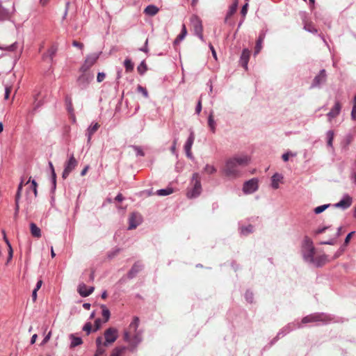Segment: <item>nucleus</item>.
Returning a JSON list of instances; mask_svg holds the SVG:
<instances>
[{
	"instance_id": "9",
	"label": "nucleus",
	"mask_w": 356,
	"mask_h": 356,
	"mask_svg": "<svg viewBox=\"0 0 356 356\" xmlns=\"http://www.w3.org/2000/svg\"><path fill=\"white\" fill-rule=\"evenodd\" d=\"M93 79V73H82L77 78L76 83L81 90H86Z\"/></svg>"
},
{
	"instance_id": "45",
	"label": "nucleus",
	"mask_w": 356,
	"mask_h": 356,
	"mask_svg": "<svg viewBox=\"0 0 356 356\" xmlns=\"http://www.w3.org/2000/svg\"><path fill=\"white\" fill-rule=\"evenodd\" d=\"M51 181L52 184L51 186V192H54L56 188V172H52L51 174Z\"/></svg>"
},
{
	"instance_id": "23",
	"label": "nucleus",
	"mask_w": 356,
	"mask_h": 356,
	"mask_svg": "<svg viewBox=\"0 0 356 356\" xmlns=\"http://www.w3.org/2000/svg\"><path fill=\"white\" fill-rule=\"evenodd\" d=\"M266 31H264V30H262L259 33L258 39L257 40V42H256L255 48H254V55L259 54V51H261V49L262 48V43L266 37Z\"/></svg>"
},
{
	"instance_id": "18",
	"label": "nucleus",
	"mask_w": 356,
	"mask_h": 356,
	"mask_svg": "<svg viewBox=\"0 0 356 356\" xmlns=\"http://www.w3.org/2000/svg\"><path fill=\"white\" fill-rule=\"evenodd\" d=\"M94 290L95 287H87L84 283L79 284L77 289V291L79 295L83 298L89 296L94 291Z\"/></svg>"
},
{
	"instance_id": "21",
	"label": "nucleus",
	"mask_w": 356,
	"mask_h": 356,
	"mask_svg": "<svg viewBox=\"0 0 356 356\" xmlns=\"http://www.w3.org/2000/svg\"><path fill=\"white\" fill-rule=\"evenodd\" d=\"M95 343L97 346V350L95 353L94 356H102L104 355L106 352V349L104 343H103V338L102 337H98L95 340Z\"/></svg>"
},
{
	"instance_id": "19",
	"label": "nucleus",
	"mask_w": 356,
	"mask_h": 356,
	"mask_svg": "<svg viewBox=\"0 0 356 356\" xmlns=\"http://www.w3.org/2000/svg\"><path fill=\"white\" fill-rule=\"evenodd\" d=\"M341 110V105L339 101H336L334 106L332 108L330 111L327 114L328 120L330 122L337 115H339Z\"/></svg>"
},
{
	"instance_id": "55",
	"label": "nucleus",
	"mask_w": 356,
	"mask_h": 356,
	"mask_svg": "<svg viewBox=\"0 0 356 356\" xmlns=\"http://www.w3.org/2000/svg\"><path fill=\"white\" fill-rule=\"evenodd\" d=\"M106 77V74L104 72H98L97 76V81L98 83H101L104 81Z\"/></svg>"
},
{
	"instance_id": "12",
	"label": "nucleus",
	"mask_w": 356,
	"mask_h": 356,
	"mask_svg": "<svg viewBox=\"0 0 356 356\" xmlns=\"http://www.w3.org/2000/svg\"><path fill=\"white\" fill-rule=\"evenodd\" d=\"M258 179L252 178L243 184V191L245 194H251L258 189Z\"/></svg>"
},
{
	"instance_id": "43",
	"label": "nucleus",
	"mask_w": 356,
	"mask_h": 356,
	"mask_svg": "<svg viewBox=\"0 0 356 356\" xmlns=\"http://www.w3.org/2000/svg\"><path fill=\"white\" fill-rule=\"evenodd\" d=\"M330 207V204H323L316 207L314 210L316 214H319L325 211L328 207Z\"/></svg>"
},
{
	"instance_id": "48",
	"label": "nucleus",
	"mask_w": 356,
	"mask_h": 356,
	"mask_svg": "<svg viewBox=\"0 0 356 356\" xmlns=\"http://www.w3.org/2000/svg\"><path fill=\"white\" fill-rule=\"evenodd\" d=\"M133 149L135 150L136 156H143L145 155L144 152L143 151L140 147L134 145Z\"/></svg>"
},
{
	"instance_id": "53",
	"label": "nucleus",
	"mask_w": 356,
	"mask_h": 356,
	"mask_svg": "<svg viewBox=\"0 0 356 356\" xmlns=\"http://www.w3.org/2000/svg\"><path fill=\"white\" fill-rule=\"evenodd\" d=\"M328 228H329V227H327V226H325L321 228H318V229H316L315 231H314V235L321 234L325 232Z\"/></svg>"
},
{
	"instance_id": "32",
	"label": "nucleus",
	"mask_w": 356,
	"mask_h": 356,
	"mask_svg": "<svg viewBox=\"0 0 356 356\" xmlns=\"http://www.w3.org/2000/svg\"><path fill=\"white\" fill-rule=\"evenodd\" d=\"M187 34V30L185 24H182V29L181 33L177 35V37L174 40V44H178L181 41H182Z\"/></svg>"
},
{
	"instance_id": "5",
	"label": "nucleus",
	"mask_w": 356,
	"mask_h": 356,
	"mask_svg": "<svg viewBox=\"0 0 356 356\" xmlns=\"http://www.w3.org/2000/svg\"><path fill=\"white\" fill-rule=\"evenodd\" d=\"M332 321L330 315L325 313H314L305 316L300 323L307 324L309 323H327Z\"/></svg>"
},
{
	"instance_id": "64",
	"label": "nucleus",
	"mask_w": 356,
	"mask_h": 356,
	"mask_svg": "<svg viewBox=\"0 0 356 356\" xmlns=\"http://www.w3.org/2000/svg\"><path fill=\"white\" fill-rule=\"evenodd\" d=\"M72 45L74 47L79 48L80 49H82L83 48V44L81 43V42H78L76 40H74L72 42Z\"/></svg>"
},
{
	"instance_id": "16",
	"label": "nucleus",
	"mask_w": 356,
	"mask_h": 356,
	"mask_svg": "<svg viewBox=\"0 0 356 356\" xmlns=\"http://www.w3.org/2000/svg\"><path fill=\"white\" fill-rule=\"evenodd\" d=\"M141 216L138 213H133L129 218L128 229H134L136 228L141 223Z\"/></svg>"
},
{
	"instance_id": "14",
	"label": "nucleus",
	"mask_w": 356,
	"mask_h": 356,
	"mask_svg": "<svg viewBox=\"0 0 356 356\" xmlns=\"http://www.w3.org/2000/svg\"><path fill=\"white\" fill-rule=\"evenodd\" d=\"M14 3H11L10 8L3 6L2 2L0 1V21L8 19L11 14L14 12Z\"/></svg>"
},
{
	"instance_id": "15",
	"label": "nucleus",
	"mask_w": 356,
	"mask_h": 356,
	"mask_svg": "<svg viewBox=\"0 0 356 356\" xmlns=\"http://www.w3.org/2000/svg\"><path fill=\"white\" fill-rule=\"evenodd\" d=\"M131 342V346L127 347L131 352H134L138 345L142 341V334L140 331L136 330V332H133Z\"/></svg>"
},
{
	"instance_id": "29",
	"label": "nucleus",
	"mask_w": 356,
	"mask_h": 356,
	"mask_svg": "<svg viewBox=\"0 0 356 356\" xmlns=\"http://www.w3.org/2000/svg\"><path fill=\"white\" fill-rule=\"evenodd\" d=\"M30 230L31 235L35 238L41 237V229L34 222L30 223Z\"/></svg>"
},
{
	"instance_id": "11",
	"label": "nucleus",
	"mask_w": 356,
	"mask_h": 356,
	"mask_svg": "<svg viewBox=\"0 0 356 356\" xmlns=\"http://www.w3.org/2000/svg\"><path fill=\"white\" fill-rule=\"evenodd\" d=\"M327 80V73L325 70L323 69L320 70L319 73L314 76L311 86L310 88H319L321 87V86L326 82Z\"/></svg>"
},
{
	"instance_id": "25",
	"label": "nucleus",
	"mask_w": 356,
	"mask_h": 356,
	"mask_svg": "<svg viewBox=\"0 0 356 356\" xmlns=\"http://www.w3.org/2000/svg\"><path fill=\"white\" fill-rule=\"evenodd\" d=\"M99 124L97 122L92 123L86 131V136L88 138V143H89L92 138V135L98 130Z\"/></svg>"
},
{
	"instance_id": "38",
	"label": "nucleus",
	"mask_w": 356,
	"mask_h": 356,
	"mask_svg": "<svg viewBox=\"0 0 356 356\" xmlns=\"http://www.w3.org/2000/svg\"><path fill=\"white\" fill-rule=\"evenodd\" d=\"M124 66L127 72H130L133 71L134 65L131 60L129 58H127L124 61Z\"/></svg>"
},
{
	"instance_id": "42",
	"label": "nucleus",
	"mask_w": 356,
	"mask_h": 356,
	"mask_svg": "<svg viewBox=\"0 0 356 356\" xmlns=\"http://www.w3.org/2000/svg\"><path fill=\"white\" fill-rule=\"evenodd\" d=\"M204 172L209 174L212 175L216 172L217 169L213 166L209 164H207L204 168Z\"/></svg>"
},
{
	"instance_id": "22",
	"label": "nucleus",
	"mask_w": 356,
	"mask_h": 356,
	"mask_svg": "<svg viewBox=\"0 0 356 356\" xmlns=\"http://www.w3.org/2000/svg\"><path fill=\"white\" fill-rule=\"evenodd\" d=\"M250 52L248 49H244L240 57V64L245 70H248V61L250 59Z\"/></svg>"
},
{
	"instance_id": "60",
	"label": "nucleus",
	"mask_w": 356,
	"mask_h": 356,
	"mask_svg": "<svg viewBox=\"0 0 356 356\" xmlns=\"http://www.w3.org/2000/svg\"><path fill=\"white\" fill-rule=\"evenodd\" d=\"M342 252H343V250L341 249H339L334 254V256L332 257L331 259H329V261H332V260H334L336 259L337 258L339 257L341 254H342Z\"/></svg>"
},
{
	"instance_id": "44",
	"label": "nucleus",
	"mask_w": 356,
	"mask_h": 356,
	"mask_svg": "<svg viewBox=\"0 0 356 356\" xmlns=\"http://www.w3.org/2000/svg\"><path fill=\"white\" fill-rule=\"evenodd\" d=\"M245 300L249 303L253 302L254 296L252 291L247 290L245 293Z\"/></svg>"
},
{
	"instance_id": "34",
	"label": "nucleus",
	"mask_w": 356,
	"mask_h": 356,
	"mask_svg": "<svg viewBox=\"0 0 356 356\" xmlns=\"http://www.w3.org/2000/svg\"><path fill=\"white\" fill-rule=\"evenodd\" d=\"M38 96H39V93L36 94L34 96V100H35L34 106H33V110L30 111V113L31 115H34V113L37 111V110L40 107H41L44 104V102L42 100H38Z\"/></svg>"
},
{
	"instance_id": "57",
	"label": "nucleus",
	"mask_w": 356,
	"mask_h": 356,
	"mask_svg": "<svg viewBox=\"0 0 356 356\" xmlns=\"http://www.w3.org/2000/svg\"><path fill=\"white\" fill-rule=\"evenodd\" d=\"M291 155V156H296V154H291V152H286L284 154H283L282 155V159H283L284 161L286 162L289 161V156Z\"/></svg>"
},
{
	"instance_id": "59",
	"label": "nucleus",
	"mask_w": 356,
	"mask_h": 356,
	"mask_svg": "<svg viewBox=\"0 0 356 356\" xmlns=\"http://www.w3.org/2000/svg\"><path fill=\"white\" fill-rule=\"evenodd\" d=\"M201 111H202V100H201V99H200L198 100L197 104L196 107H195V113L197 114H200Z\"/></svg>"
},
{
	"instance_id": "46",
	"label": "nucleus",
	"mask_w": 356,
	"mask_h": 356,
	"mask_svg": "<svg viewBox=\"0 0 356 356\" xmlns=\"http://www.w3.org/2000/svg\"><path fill=\"white\" fill-rule=\"evenodd\" d=\"M121 251V249L119 248H114L113 250H112L111 251L108 252V257L109 259H113V257H115L116 255H118L119 254V252Z\"/></svg>"
},
{
	"instance_id": "56",
	"label": "nucleus",
	"mask_w": 356,
	"mask_h": 356,
	"mask_svg": "<svg viewBox=\"0 0 356 356\" xmlns=\"http://www.w3.org/2000/svg\"><path fill=\"white\" fill-rule=\"evenodd\" d=\"M65 101H66L67 110L70 113H71L73 111L72 99H71V98L67 97V98H66Z\"/></svg>"
},
{
	"instance_id": "54",
	"label": "nucleus",
	"mask_w": 356,
	"mask_h": 356,
	"mask_svg": "<svg viewBox=\"0 0 356 356\" xmlns=\"http://www.w3.org/2000/svg\"><path fill=\"white\" fill-rule=\"evenodd\" d=\"M51 336V332L49 331L48 332V334L44 337L43 340L42 341V342L40 343V346H44V344H46L50 339Z\"/></svg>"
},
{
	"instance_id": "2",
	"label": "nucleus",
	"mask_w": 356,
	"mask_h": 356,
	"mask_svg": "<svg viewBox=\"0 0 356 356\" xmlns=\"http://www.w3.org/2000/svg\"><path fill=\"white\" fill-rule=\"evenodd\" d=\"M250 161L248 156H235L228 159L225 161L223 172L225 176L231 178H236L241 175V168L247 165Z\"/></svg>"
},
{
	"instance_id": "62",
	"label": "nucleus",
	"mask_w": 356,
	"mask_h": 356,
	"mask_svg": "<svg viewBox=\"0 0 356 356\" xmlns=\"http://www.w3.org/2000/svg\"><path fill=\"white\" fill-rule=\"evenodd\" d=\"M31 187L33 189L35 196L37 195V182L35 180L31 181Z\"/></svg>"
},
{
	"instance_id": "20",
	"label": "nucleus",
	"mask_w": 356,
	"mask_h": 356,
	"mask_svg": "<svg viewBox=\"0 0 356 356\" xmlns=\"http://www.w3.org/2000/svg\"><path fill=\"white\" fill-rule=\"evenodd\" d=\"M143 264L140 261H136L132 266L131 268L127 273V277L129 279H133L137 274L143 269Z\"/></svg>"
},
{
	"instance_id": "37",
	"label": "nucleus",
	"mask_w": 356,
	"mask_h": 356,
	"mask_svg": "<svg viewBox=\"0 0 356 356\" xmlns=\"http://www.w3.org/2000/svg\"><path fill=\"white\" fill-rule=\"evenodd\" d=\"M173 193V189L170 187H168L166 188H161L157 190L156 194L159 196H166L170 195Z\"/></svg>"
},
{
	"instance_id": "52",
	"label": "nucleus",
	"mask_w": 356,
	"mask_h": 356,
	"mask_svg": "<svg viewBox=\"0 0 356 356\" xmlns=\"http://www.w3.org/2000/svg\"><path fill=\"white\" fill-rule=\"evenodd\" d=\"M92 330V325L90 323H86L83 327V330L87 332V334H89Z\"/></svg>"
},
{
	"instance_id": "31",
	"label": "nucleus",
	"mask_w": 356,
	"mask_h": 356,
	"mask_svg": "<svg viewBox=\"0 0 356 356\" xmlns=\"http://www.w3.org/2000/svg\"><path fill=\"white\" fill-rule=\"evenodd\" d=\"M58 48L56 46L53 45L51 46L47 51V53L44 54L43 55V59L47 58V57L49 58L50 60L52 61L54 59V56L56 55L57 52Z\"/></svg>"
},
{
	"instance_id": "6",
	"label": "nucleus",
	"mask_w": 356,
	"mask_h": 356,
	"mask_svg": "<svg viewBox=\"0 0 356 356\" xmlns=\"http://www.w3.org/2000/svg\"><path fill=\"white\" fill-rule=\"evenodd\" d=\"M104 341L103 342L104 346H109L114 343L118 337V330L115 327H111L106 329L104 333Z\"/></svg>"
},
{
	"instance_id": "28",
	"label": "nucleus",
	"mask_w": 356,
	"mask_h": 356,
	"mask_svg": "<svg viewBox=\"0 0 356 356\" xmlns=\"http://www.w3.org/2000/svg\"><path fill=\"white\" fill-rule=\"evenodd\" d=\"M159 10V9L158 7H156V6H154L153 4H151V5L147 6L145 8L144 13L149 16H154L155 15H156L158 13Z\"/></svg>"
},
{
	"instance_id": "3",
	"label": "nucleus",
	"mask_w": 356,
	"mask_h": 356,
	"mask_svg": "<svg viewBox=\"0 0 356 356\" xmlns=\"http://www.w3.org/2000/svg\"><path fill=\"white\" fill-rule=\"evenodd\" d=\"M190 186L191 188H188L187 191V197L188 198H195L198 197L202 191L200 176L199 173L195 172L193 174Z\"/></svg>"
},
{
	"instance_id": "33",
	"label": "nucleus",
	"mask_w": 356,
	"mask_h": 356,
	"mask_svg": "<svg viewBox=\"0 0 356 356\" xmlns=\"http://www.w3.org/2000/svg\"><path fill=\"white\" fill-rule=\"evenodd\" d=\"M208 126L212 133L216 132V122L213 118V112L211 111L208 117Z\"/></svg>"
},
{
	"instance_id": "4",
	"label": "nucleus",
	"mask_w": 356,
	"mask_h": 356,
	"mask_svg": "<svg viewBox=\"0 0 356 356\" xmlns=\"http://www.w3.org/2000/svg\"><path fill=\"white\" fill-rule=\"evenodd\" d=\"M302 327L301 323L298 321H293L288 323L286 325L283 327L277 334V335L270 341L268 346L271 347L273 346L281 337H284L291 331Z\"/></svg>"
},
{
	"instance_id": "8",
	"label": "nucleus",
	"mask_w": 356,
	"mask_h": 356,
	"mask_svg": "<svg viewBox=\"0 0 356 356\" xmlns=\"http://www.w3.org/2000/svg\"><path fill=\"white\" fill-rule=\"evenodd\" d=\"M78 164L77 161L74 158V155L72 154L69 159L65 163L64 170L62 173V178L65 179L68 177L70 174L72 172L73 170L75 169Z\"/></svg>"
},
{
	"instance_id": "63",
	"label": "nucleus",
	"mask_w": 356,
	"mask_h": 356,
	"mask_svg": "<svg viewBox=\"0 0 356 356\" xmlns=\"http://www.w3.org/2000/svg\"><path fill=\"white\" fill-rule=\"evenodd\" d=\"M101 323H102V321H101V319H100V318H97V319L95 321V330H94V331H95H95H97V330H98L100 328V327H101Z\"/></svg>"
},
{
	"instance_id": "30",
	"label": "nucleus",
	"mask_w": 356,
	"mask_h": 356,
	"mask_svg": "<svg viewBox=\"0 0 356 356\" xmlns=\"http://www.w3.org/2000/svg\"><path fill=\"white\" fill-rule=\"evenodd\" d=\"M69 337L71 340V343H70L71 348L78 346L82 344V343H83L82 339L79 337H76L74 334H70Z\"/></svg>"
},
{
	"instance_id": "36",
	"label": "nucleus",
	"mask_w": 356,
	"mask_h": 356,
	"mask_svg": "<svg viewBox=\"0 0 356 356\" xmlns=\"http://www.w3.org/2000/svg\"><path fill=\"white\" fill-rule=\"evenodd\" d=\"M128 348L126 346H118L115 347L113 350L110 356H121L122 354L127 350Z\"/></svg>"
},
{
	"instance_id": "51",
	"label": "nucleus",
	"mask_w": 356,
	"mask_h": 356,
	"mask_svg": "<svg viewBox=\"0 0 356 356\" xmlns=\"http://www.w3.org/2000/svg\"><path fill=\"white\" fill-rule=\"evenodd\" d=\"M17 42H14L13 44L6 47L5 48H1L2 49H6L9 51H14L17 48Z\"/></svg>"
},
{
	"instance_id": "24",
	"label": "nucleus",
	"mask_w": 356,
	"mask_h": 356,
	"mask_svg": "<svg viewBox=\"0 0 356 356\" xmlns=\"http://www.w3.org/2000/svg\"><path fill=\"white\" fill-rule=\"evenodd\" d=\"M102 52H98L88 55L84 60L85 63H86L91 67L97 62Z\"/></svg>"
},
{
	"instance_id": "40",
	"label": "nucleus",
	"mask_w": 356,
	"mask_h": 356,
	"mask_svg": "<svg viewBox=\"0 0 356 356\" xmlns=\"http://www.w3.org/2000/svg\"><path fill=\"white\" fill-rule=\"evenodd\" d=\"M334 131L332 130H329L326 133L327 136V145L328 147H332V142L334 139Z\"/></svg>"
},
{
	"instance_id": "61",
	"label": "nucleus",
	"mask_w": 356,
	"mask_h": 356,
	"mask_svg": "<svg viewBox=\"0 0 356 356\" xmlns=\"http://www.w3.org/2000/svg\"><path fill=\"white\" fill-rule=\"evenodd\" d=\"M147 45H148V39L147 38L145 42L144 46L143 47L140 48L139 51L145 52V53H147L149 51Z\"/></svg>"
},
{
	"instance_id": "39",
	"label": "nucleus",
	"mask_w": 356,
	"mask_h": 356,
	"mask_svg": "<svg viewBox=\"0 0 356 356\" xmlns=\"http://www.w3.org/2000/svg\"><path fill=\"white\" fill-rule=\"evenodd\" d=\"M147 70V66L145 60H142L137 67V71L140 75L143 76Z\"/></svg>"
},
{
	"instance_id": "17",
	"label": "nucleus",
	"mask_w": 356,
	"mask_h": 356,
	"mask_svg": "<svg viewBox=\"0 0 356 356\" xmlns=\"http://www.w3.org/2000/svg\"><path fill=\"white\" fill-rule=\"evenodd\" d=\"M352 201V197L348 194H346L343 196L342 199L334 206L337 208H341L344 210L350 207Z\"/></svg>"
},
{
	"instance_id": "27",
	"label": "nucleus",
	"mask_w": 356,
	"mask_h": 356,
	"mask_svg": "<svg viewBox=\"0 0 356 356\" xmlns=\"http://www.w3.org/2000/svg\"><path fill=\"white\" fill-rule=\"evenodd\" d=\"M283 179V176L279 173H275L271 177V186L274 189L279 188V182Z\"/></svg>"
},
{
	"instance_id": "7",
	"label": "nucleus",
	"mask_w": 356,
	"mask_h": 356,
	"mask_svg": "<svg viewBox=\"0 0 356 356\" xmlns=\"http://www.w3.org/2000/svg\"><path fill=\"white\" fill-rule=\"evenodd\" d=\"M139 325V318L136 316H135L130 323L129 328L127 330H126L124 332L123 339L124 340L129 343V346H131V335L133 334V332H136V330L138 329Z\"/></svg>"
},
{
	"instance_id": "41",
	"label": "nucleus",
	"mask_w": 356,
	"mask_h": 356,
	"mask_svg": "<svg viewBox=\"0 0 356 356\" xmlns=\"http://www.w3.org/2000/svg\"><path fill=\"white\" fill-rule=\"evenodd\" d=\"M101 307L102 309V316L104 318V321L107 322L111 316L110 311L104 305H102Z\"/></svg>"
},
{
	"instance_id": "26",
	"label": "nucleus",
	"mask_w": 356,
	"mask_h": 356,
	"mask_svg": "<svg viewBox=\"0 0 356 356\" xmlns=\"http://www.w3.org/2000/svg\"><path fill=\"white\" fill-rule=\"evenodd\" d=\"M238 0H234L232 3L229 6V10L227 13L225 22L227 23L228 21V19L231 17L236 11L238 8Z\"/></svg>"
},
{
	"instance_id": "35",
	"label": "nucleus",
	"mask_w": 356,
	"mask_h": 356,
	"mask_svg": "<svg viewBox=\"0 0 356 356\" xmlns=\"http://www.w3.org/2000/svg\"><path fill=\"white\" fill-rule=\"evenodd\" d=\"M254 231V227L252 225L243 226L240 228V234L243 236H247Z\"/></svg>"
},
{
	"instance_id": "13",
	"label": "nucleus",
	"mask_w": 356,
	"mask_h": 356,
	"mask_svg": "<svg viewBox=\"0 0 356 356\" xmlns=\"http://www.w3.org/2000/svg\"><path fill=\"white\" fill-rule=\"evenodd\" d=\"M194 140H195V134H194V131H193V129H191L189 136L188 137V138L184 144V151L186 152V156L191 160H193L194 159L193 154L191 152V148H192L193 144L194 143Z\"/></svg>"
},
{
	"instance_id": "47",
	"label": "nucleus",
	"mask_w": 356,
	"mask_h": 356,
	"mask_svg": "<svg viewBox=\"0 0 356 356\" xmlns=\"http://www.w3.org/2000/svg\"><path fill=\"white\" fill-rule=\"evenodd\" d=\"M137 91L138 92H140L145 98H147L149 97V94L147 89L140 85L138 86Z\"/></svg>"
},
{
	"instance_id": "50",
	"label": "nucleus",
	"mask_w": 356,
	"mask_h": 356,
	"mask_svg": "<svg viewBox=\"0 0 356 356\" xmlns=\"http://www.w3.org/2000/svg\"><path fill=\"white\" fill-rule=\"evenodd\" d=\"M90 68V67L86 63L84 62L80 67V72H81L82 73H91L88 71Z\"/></svg>"
},
{
	"instance_id": "10",
	"label": "nucleus",
	"mask_w": 356,
	"mask_h": 356,
	"mask_svg": "<svg viewBox=\"0 0 356 356\" xmlns=\"http://www.w3.org/2000/svg\"><path fill=\"white\" fill-rule=\"evenodd\" d=\"M191 22L193 27L195 35H197L202 42H204V38L202 34L203 26L202 20L197 15H193L191 17Z\"/></svg>"
},
{
	"instance_id": "58",
	"label": "nucleus",
	"mask_w": 356,
	"mask_h": 356,
	"mask_svg": "<svg viewBox=\"0 0 356 356\" xmlns=\"http://www.w3.org/2000/svg\"><path fill=\"white\" fill-rule=\"evenodd\" d=\"M248 3H245V4L243 6V7H242V8H241V15L243 16V17H245V15H246V14H247V13H248Z\"/></svg>"
},
{
	"instance_id": "1",
	"label": "nucleus",
	"mask_w": 356,
	"mask_h": 356,
	"mask_svg": "<svg viewBox=\"0 0 356 356\" xmlns=\"http://www.w3.org/2000/svg\"><path fill=\"white\" fill-rule=\"evenodd\" d=\"M300 252L303 261L316 268H321L330 261L329 257L325 254L315 257L316 248L308 236H305L301 243Z\"/></svg>"
},
{
	"instance_id": "49",
	"label": "nucleus",
	"mask_w": 356,
	"mask_h": 356,
	"mask_svg": "<svg viewBox=\"0 0 356 356\" xmlns=\"http://www.w3.org/2000/svg\"><path fill=\"white\" fill-rule=\"evenodd\" d=\"M304 29L310 33H317V29L316 28L313 27L312 25L310 24H306L304 26Z\"/></svg>"
}]
</instances>
